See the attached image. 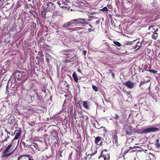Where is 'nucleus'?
Instances as JSON below:
<instances>
[{"mask_svg":"<svg viewBox=\"0 0 160 160\" xmlns=\"http://www.w3.org/2000/svg\"><path fill=\"white\" fill-rule=\"evenodd\" d=\"M12 120H11V122H12Z\"/></svg>","mask_w":160,"mask_h":160,"instance_id":"60","label":"nucleus"},{"mask_svg":"<svg viewBox=\"0 0 160 160\" xmlns=\"http://www.w3.org/2000/svg\"><path fill=\"white\" fill-rule=\"evenodd\" d=\"M96 25L100 23V21L99 20H98L96 22Z\"/></svg>","mask_w":160,"mask_h":160,"instance_id":"39","label":"nucleus"},{"mask_svg":"<svg viewBox=\"0 0 160 160\" xmlns=\"http://www.w3.org/2000/svg\"><path fill=\"white\" fill-rule=\"evenodd\" d=\"M44 8H45V10L46 12H52V11H55V7L52 2H48L46 3Z\"/></svg>","mask_w":160,"mask_h":160,"instance_id":"1","label":"nucleus"},{"mask_svg":"<svg viewBox=\"0 0 160 160\" xmlns=\"http://www.w3.org/2000/svg\"><path fill=\"white\" fill-rule=\"evenodd\" d=\"M133 151H133H133H131V152H133Z\"/></svg>","mask_w":160,"mask_h":160,"instance_id":"61","label":"nucleus"},{"mask_svg":"<svg viewBox=\"0 0 160 160\" xmlns=\"http://www.w3.org/2000/svg\"><path fill=\"white\" fill-rule=\"evenodd\" d=\"M101 10L103 12H107L108 11V10L106 7H104L101 9Z\"/></svg>","mask_w":160,"mask_h":160,"instance_id":"29","label":"nucleus"},{"mask_svg":"<svg viewBox=\"0 0 160 160\" xmlns=\"http://www.w3.org/2000/svg\"><path fill=\"white\" fill-rule=\"evenodd\" d=\"M21 131L20 130L15 131L14 133L16 134V135L13 139L12 140V142H13L14 140H17L18 138L21 135Z\"/></svg>","mask_w":160,"mask_h":160,"instance_id":"9","label":"nucleus"},{"mask_svg":"<svg viewBox=\"0 0 160 160\" xmlns=\"http://www.w3.org/2000/svg\"><path fill=\"white\" fill-rule=\"evenodd\" d=\"M94 155V154H93V153H92L91 154V156H92V155Z\"/></svg>","mask_w":160,"mask_h":160,"instance_id":"53","label":"nucleus"},{"mask_svg":"<svg viewBox=\"0 0 160 160\" xmlns=\"http://www.w3.org/2000/svg\"><path fill=\"white\" fill-rule=\"evenodd\" d=\"M86 52L84 51V55H85V54H86Z\"/></svg>","mask_w":160,"mask_h":160,"instance_id":"50","label":"nucleus"},{"mask_svg":"<svg viewBox=\"0 0 160 160\" xmlns=\"http://www.w3.org/2000/svg\"><path fill=\"white\" fill-rule=\"evenodd\" d=\"M80 28V27H77V28H73L72 29V31H74L75 30H76V29H79Z\"/></svg>","mask_w":160,"mask_h":160,"instance_id":"37","label":"nucleus"},{"mask_svg":"<svg viewBox=\"0 0 160 160\" xmlns=\"http://www.w3.org/2000/svg\"><path fill=\"white\" fill-rule=\"evenodd\" d=\"M52 12H53V13L52 15V17L54 16H61L62 14V13L61 12L59 11L58 10H55V11H52Z\"/></svg>","mask_w":160,"mask_h":160,"instance_id":"11","label":"nucleus"},{"mask_svg":"<svg viewBox=\"0 0 160 160\" xmlns=\"http://www.w3.org/2000/svg\"><path fill=\"white\" fill-rule=\"evenodd\" d=\"M148 68V65H145L144 66V68L145 69H147Z\"/></svg>","mask_w":160,"mask_h":160,"instance_id":"42","label":"nucleus"},{"mask_svg":"<svg viewBox=\"0 0 160 160\" xmlns=\"http://www.w3.org/2000/svg\"><path fill=\"white\" fill-rule=\"evenodd\" d=\"M13 83H17L16 81H8L7 86H8L11 83L13 84Z\"/></svg>","mask_w":160,"mask_h":160,"instance_id":"19","label":"nucleus"},{"mask_svg":"<svg viewBox=\"0 0 160 160\" xmlns=\"http://www.w3.org/2000/svg\"><path fill=\"white\" fill-rule=\"evenodd\" d=\"M59 155H60V156L61 157H62V156L61 154V153H60V154Z\"/></svg>","mask_w":160,"mask_h":160,"instance_id":"51","label":"nucleus"},{"mask_svg":"<svg viewBox=\"0 0 160 160\" xmlns=\"http://www.w3.org/2000/svg\"><path fill=\"white\" fill-rule=\"evenodd\" d=\"M130 150V149H128V150H126L124 152V154H127V153H128L129 152V151Z\"/></svg>","mask_w":160,"mask_h":160,"instance_id":"38","label":"nucleus"},{"mask_svg":"<svg viewBox=\"0 0 160 160\" xmlns=\"http://www.w3.org/2000/svg\"><path fill=\"white\" fill-rule=\"evenodd\" d=\"M101 155L103 157L104 160H105L106 159V156L105 154L103 153V151H102L101 152Z\"/></svg>","mask_w":160,"mask_h":160,"instance_id":"28","label":"nucleus"},{"mask_svg":"<svg viewBox=\"0 0 160 160\" xmlns=\"http://www.w3.org/2000/svg\"><path fill=\"white\" fill-rule=\"evenodd\" d=\"M95 131H92V132L91 133V134H92V133H94L95 132Z\"/></svg>","mask_w":160,"mask_h":160,"instance_id":"46","label":"nucleus"},{"mask_svg":"<svg viewBox=\"0 0 160 160\" xmlns=\"http://www.w3.org/2000/svg\"><path fill=\"white\" fill-rule=\"evenodd\" d=\"M60 53L64 55H68L71 53V52L70 50H63L61 51Z\"/></svg>","mask_w":160,"mask_h":160,"instance_id":"12","label":"nucleus"},{"mask_svg":"<svg viewBox=\"0 0 160 160\" xmlns=\"http://www.w3.org/2000/svg\"><path fill=\"white\" fill-rule=\"evenodd\" d=\"M36 94H35L33 96H31V99L32 100V98H36Z\"/></svg>","mask_w":160,"mask_h":160,"instance_id":"33","label":"nucleus"},{"mask_svg":"<svg viewBox=\"0 0 160 160\" xmlns=\"http://www.w3.org/2000/svg\"><path fill=\"white\" fill-rule=\"evenodd\" d=\"M50 97L51 98H52V96H51ZM51 99H52V98H51Z\"/></svg>","mask_w":160,"mask_h":160,"instance_id":"62","label":"nucleus"},{"mask_svg":"<svg viewBox=\"0 0 160 160\" xmlns=\"http://www.w3.org/2000/svg\"><path fill=\"white\" fill-rule=\"evenodd\" d=\"M93 126L94 125V123H93Z\"/></svg>","mask_w":160,"mask_h":160,"instance_id":"64","label":"nucleus"},{"mask_svg":"<svg viewBox=\"0 0 160 160\" xmlns=\"http://www.w3.org/2000/svg\"><path fill=\"white\" fill-rule=\"evenodd\" d=\"M12 141L11 142V143H10V144L8 146L7 148L5 149L2 152L3 154H5L6 153L8 152L9 151V150L11 148L12 146Z\"/></svg>","mask_w":160,"mask_h":160,"instance_id":"13","label":"nucleus"},{"mask_svg":"<svg viewBox=\"0 0 160 160\" xmlns=\"http://www.w3.org/2000/svg\"><path fill=\"white\" fill-rule=\"evenodd\" d=\"M89 103V102L87 101H85L83 102V107L87 109H89V105L88 103Z\"/></svg>","mask_w":160,"mask_h":160,"instance_id":"16","label":"nucleus"},{"mask_svg":"<svg viewBox=\"0 0 160 160\" xmlns=\"http://www.w3.org/2000/svg\"><path fill=\"white\" fill-rule=\"evenodd\" d=\"M145 83V81H142L140 84V86H141L142 85L144 84Z\"/></svg>","mask_w":160,"mask_h":160,"instance_id":"34","label":"nucleus"},{"mask_svg":"<svg viewBox=\"0 0 160 160\" xmlns=\"http://www.w3.org/2000/svg\"><path fill=\"white\" fill-rule=\"evenodd\" d=\"M75 81V82H78V81L76 80V81Z\"/></svg>","mask_w":160,"mask_h":160,"instance_id":"57","label":"nucleus"},{"mask_svg":"<svg viewBox=\"0 0 160 160\" xmlns=\"http://www.w3.org/2000/svg\"><path fill=\"white\" fill-rule=\"evenodd\" d=\"M77 71L78 72H79L80 73H81V70L80 69H79V68L78 69Z\"/></svg>","mask_w":160,"mask_h":160,"instance_id":"40","label":"nucleus"},{"mask_svg":"<svg viewBox=\"0 0 160 160\" xmlns=\"http://www.w3.org/2000/svg\"><path fill=\"white\" fill-rule=\"evenodd\" d=\"M101 138V137L99 136L96 137L95 140V143L97 145H98V142L100 141Z\"/></svg>","mask_w":160,"mask_h":160,"instance_id":"17","label":"nucleus"},{"mask_svg":"<svg viewBox=\"0 0 160 160\" xmlns=\"http://www.w3.org/2000/svg\"><path fill=\"white\" fill-rule=\"evenodd\" d=\"M21 72V71L17 70L16 72L13 73V77H16L17 78H15L14 80H21L20 78H21L22 75Z\"/></svg>","mask_w":160,"mask_h":160,"instance_id":"8","label":"nucleus"},{"mask_svg":"<svg viewBox=\"0 0 160 160\" xmlns=\"http://www.w3.org/2000/svg\"><path fill=\"white\" fill-rule=\"evenodd\" d=\"M68 2L65 0H62V1L60 0L58 4L60 7L67 8L68 6Z\"/></svg>","mask_w":160,"mask_h":160,"instance_id":"7","label":"nucleus"},{"mask_svg":"<svg viewBox=\"0 0 160 160\" xmlns=\"http://www.w3.org/2000/svg\"><path fill=\"white\" fill-rule=\"evenodd\" d=\"M36 97L37 100L39 101H41V98L37 94H36Z\"/></svg>","mask_w":160,"mask_h":160,"instance_id":"32","label":"nucleus"},{"mask_svg":"<svg viewBox=\"0 0 160 160\" xmlns=\"http://www.w3.org/2000/svg\"><path fill=\"white\" fill-rule=\"evenodd\" d=\"M22 145H23V146H24L26 147H29V145H26L25 143L24 142H22Z\"/></svg>","mask_w":160,"mask_h":160,"instance_id":"35","label":"nucleus"},{"mask_svg":"<svg viewBox=\"0 0 160 160\" xmlns=\"http://www.w3.org/2000/svg\"><path fill=\"white\" fill-rule=\"evenodd\" d=\"M104 151H105V152H108V151H107V149H104Z\"/></svg>","mask_w":160,"mask_h":160,"instance_id":"49","label":"nucleus"},{"mask_svg":"<svg viewBox=\"0 0 160 160\" xmlns=\"http://www.w3.org/2000/svg\"><path fill=\"white\" fill-rule=\"evenodd\" d=\"M132 127L129 124H126L123 128V132L126 133V135H130L132 134Z\"/></svg>","mask_w":160,"mask_h":160,"instance_id":"2","label":"nucleus"},{"mask_svg":"<svg viewBox=\"0 0 160 160\" xmlns=\"http://www.w3.org/2000/svg\"><path fill=\"white\" fill-rule=\"evenodd\" d=\"M113 42L115 45L118 47H120L121 46V44L118 42L114 41Z\"/></svg>","mask_w":160,"mask_h":160,"instance_id":"21","label":"nucleus"},{"mask_svg":"<svg viewBox=\"0 0 160 160\" xmlns=\"http://www.w3.org/2000/svg\"><path fill=\"white\" fill-rule=\"evenodd\" d=\"M153 27H152V26H150L148 27V29L149 30H150L151 28H153Z\"/></svg>","mask_w":160,"mask_h":160,"instance_id":"44","label":"nucleus"},{"mask_svg":"<svg viewBox=\"0 0 160 160\" xmlns=\"http://www.w3.org/2000/svg\"><path fill=\"white\" fill-rule=\"evenodd\" d=\"M146 71H148L150 72H152L153 73H156L158 72V71H157L153 70H146Z\"/></svg>","mask_w":160,"mask_h":160,"instance_id":"23","label":"nucleus"},{"mask_svg":"<svg viewBox=\"0 0 160 160\" xmlns=\"http://www.w3.org/2000/svg\"><path fill=\"white\" fill-rule=\"evenodd\" d=\"M73 26H74V25L72 20L69 22L65 23L62 26V27L65 28V29L66 30H70V29H68V28L70 27H73Z\"/></svg>","mask_w":160,"mask_h":160,"instance_id":"6","label":"nucleus"},{"mask_svg":"<svg viewBox=\"0 0 160 160\" xmlns=\"http://www.w3.org/2000/svg\"><path fill=\"white\" fill-rule=\"evenodd\" d=\"M74 26L77 24L81 23H86L85 20L84 18H78L72 20Z\"/></svg>","mask_w":160,"mask_h":160,"instance_id":"5","label":"nucleus"},{"mask_svg":"<svg viewBox=\"0 0 160 160\" xmlns=\"http://www.w3.org/2000/svg\"><path fill=\"white\" fill-rule=\"evenodd\" d=\"M92 88L93 90L95 91V92L98 91V88L97 87L95 86V85H93L92 86Z\"/></svg>","mask_w":160,"mask_h":160,"instance_id":"26","label":"nucleus"},{"mask_svg":"<svg viewBox=\"0 0 160 160\" xmlns=\"http://www.w3.org/2000/svg\"><path fill=\"white\" fill-rule=\"evenodd\" d=\"M31 157L32 156L29 154L19 156L18 160H33V159H31Z\"/></svg>","mask_w":160,"mask_h":160,"instance_id":"4","label":"nucleus"},{"mask_svg":"<svg viewBox=\"0 0 160 160\" xmlns=\"http://www.w3.org/2000/svg\"><path fill=\"white\" fill-rule=\"evenodd\" d=\"M159 139H157L156 140V143L155 144V146L158 148L160 147V144L159 143Z\"/></svg>","mask_w":160,"mask_h":160,"instance_id":"20","label":"nucleus"},{"mask_svg":"<svg viewBox=\"0 0 160 160\" xmlns=\"http://www.w3.org/2000/svg\"><path fill=\"white\" fill-rule=\"evenodd\" d=\"M10 79H11V78H9L8 80H10Z\"/></svg>","mask_w":160,"mask_h":160,"instance_id":"59","label":"nucleus"},{"mask_svg":"<svg viewBox=\"0 0 160 160\" xmlns=\"http://www.w3.org/2000/svg\"><path fill=\"white\" fill-rule=\"evenodd\" d=\"M86 157L85 158V160H89V159L90 158L89 157V154H88L87 155V153L86 152Z\"/></svg>","mask_w":160,"mask_h":160,"instance_id":"30","label":"nucleus"},{"mask_svg":"<svg viewBox=\"0 0 160 160\" xmlns=\"http://www.w3.org/2000/svg\"><path fill=\"white\" fill-rule=\"evenodd\" d=\"M13 152H14V151H13L11 153H7V154H6V153H5V154L2 155V158L6 157H9V156H10L13 153Z\"/></svg>","mask_w":160,"mask_h":160,"instance_id":"18","label":"nucleus"},{"mask_svg":"<svg viewBox=\"0 0 160 160\" xmlns=\"http://www.w3.org/2000/svg\"><path fill=\"white\" fill-rule=\"evenodd\" d=\"M76 110L74 109V112L73 114V117L75 119H76Z\"/></svg>","mask_w":160,"mask_h":160,"instance_id":"24","label":"nucleus"},{"mask_svg":"<svg viewBox=\"0 0 160 160\" xmlns=\"http://www.w3.org/2000/svg\"><path fill=\"white\" fill-rule=\"evenodd\" d=\"M5 131L8 134H10V132H9L7 130V129H5Z\"/></svg>","mask_w":160,"mask_h":160,"instance_id":"36","label":"nucleus"},{"mask_svg":"<svg viewBox=\"0 0 160 160\" xmlns=\"http://www.w3.org/2000/svg\"><path fill=\"white\" fill-rule=\"evenodd\" d=\"M17 84V83H13V84L11 83L10 85H9V86H10L12 88H14L15 87Z\"/></svg>","mask_w":160,"mask_h":160,"instance_id":"27","label":"nucleus"},{"mask_svg":"<svg viewBox=\"0 0 160 160\" xmlns=\"http://www.w3.org/2000/svg\"><path fill=\"white\" fill-rule=\"evenodd\" d=\"M9 137L10 136L8 135L3 140L1 141V142L3 143L5 141H7L8 139L9 138Z\"/></svg>","mask_w":160,"mask_h":160,"instance_id":"25","label":"nucleus"},{"mask_svg":"<svg viewBox=\"0 0 160 160\" xmlns=\"http://www.w3.org/2000/svg\"><path fill=\"white\" fill-rule=\"evenodd\" d=\"M88 117L87 116V119H86V121H87V120H88Z\"/></svg>","mask_w":160,"mask_h":160,"instance_id":"52","label":"nucleus"},{"mask_svg":"<svg viewBox=\"0 0 160 160\" xmlns=\"http://www.w3.org/2000/svg\"><path fill=\"white\" fill-rule=\"evenodd\" d=\"M139 44V42H138L137 43V44ZM140 45H141V43H140ZM138 47L137 48V49H139L140 48V46H141V45H138V44H137V45H135V48H137V47H138Z\"/></svg>","mask_w":160,"mask_h":160,"instance_id":"31","label":"nucleus"},{"mask_svg":"<svg viewBox=\"0 0 160 160\" xmlns=\"http://www.w3.org/2000/svg\"><path fill=\"white\" fill-rule=\"evenodd\" d=\"M149 81H147L146 82V83H147L148 82H149Z\"/></svg>","mask_w":160,"mask_h":160,"instance_id":"56","label":"nucleus"},{"mask_svg":"<svg viewBox=\"0 0 160 160\" xmlns=\"http://www.w3.org/2000/svg\"><path fill=\"white\" fill-rule=\"evenodd\" d=\"M88 31L90 30V28L88 29Z\"/></svg>","mask_w":160,"mask_h":160,"instance_id":"58","label":"nucleus"},{"mask_svg":"<svg viewBox=\"0 0 160 160\" xmlns=\"http://www.w3.org/2000/svg\"><path fill=\"white\" fill-rule=\"evenodd\" d=\"M72 77L74 80H78V78L76 73L74 72L72 74Z\"/></svg>","mask_w":160,"mask_h":160,"instance_id":"22","label":"nucleus"},{"mask_svg":"<svg viewBox=\"0 0 160 160\" xmlns=\"http://www.w3.org/2000/svg\"><path fill=\"white\" fill-rule=\"evenodd\" d=\"M113 118L114 119L118 120L119 121H118V120L116 121V122H117V125H118V123H119L120 122H122L121 121H120L119 120L120 117L118 115V114H115L114 115V117H113Z\"/></svg>","mask_w":160,"mask_h":160,"instance_id":"14","label":"nucleus"},{"mask_svg":"<svg viewBox=\"0 0 160 160\" xmlns=\"http://www.w3.org/2000/svg\"><path fill=\"white\" fill-rule=\"evenodd\" d=\"M124 84L128 88H133L134 83L133 82H130V81H128L125 82Z\"/></svg>","mask_w":160,"mask_h":160,"instance_id":"10","label":"nucleus"},{"mask_svg":"<svg viewBox=\"0 0 160 160\" xmlns=\"http://www.w3.org/2000/svg\"><path fill=\"white\" fill-rule=\"evenodd\" d=\"M62 5H63V4H62Z\"/></svg>","mask_w":160,"mask_h":160,"instance_id":"63","label":"nucleus"},{"mask_svg":"<svg viewBox=\"0 0 160 160\" xmlns=\"http://www.w3.org/2000/svg\"><path fill=\"white\" fill-rule=\"evenodd\" d=\"M66 99L64 101V102L63 104L62 105V106H64V105L66 103Z\"/></svg>","mask_w":160,"mask_h":160,"instance_id":"43","label":"nucleus"},{"mask_svg":"<svg viewBox=\"0 0 160 160\" xmlns=\"http://www.w3.org/2000/svg\"><path fill=\"white\" fill-rule=\"evenodd\" d=\"M158 29H157L155 31L153 32V34L152 35V37L154 39H156L158 37V34L157 33V32L158 31Z\"/></svg>","mask_w":160,"mask_h":160,"instance_id":"15","label":"nucleus"},{"mask_svg":"<svg viewBox=\"0 0 160 160\" xmlns=\"http://www.w3.org/2000/svg\"><path fill=\"white\" fill-rule=\"evenodd\" d=\"M133 149V148H132V147H129V149H130H130Z\"/></svg>","mask_w":160,"mask_h":160,"instance_id":"48","label":"nucleus"},{"mask_svg":"<svg viewBox=\"0 0 160 160\" xmlns=\"http://www.w3.org/2000/svg\"><path fill=\"white\" fill-rule=\"evenodd\" d=\"M72 153H71L69 155V158H70L71 157V155H72Z\"/></svg>","mask_w":160,"mask_h":160,"instance_id":"45","label":"nucleus"},{"mask_svg":"<svg viewBox=\"0 0 160 160\" xmlns=\"http://www.w3.org/2000/svg\"><path fill=\"white\" fill-rule=\"evenodd\" d=\"M46 61L47 62H48L49 61V59L48 58H46Z\"/></svg>","mask_w":160,"mask_h":160,"instance_id":"47","label":"nucleus"},{"mask_svg":"<svg viewBox=\"0 0 160 160\" xmlns=\"http://www.w3.org/2000/svg\"><path fill=\"white\" fill-rule=\"evenodd\" d=\"M67 95H66V94L65 95V97H67Z\"/></svg>","mask_w":160,"mask_h":160,"instance_id":"55","label":"nucleus"},{"mask_svg":"<svg viewBox=\"0 0 160 160\" xmlns=\"http://www.w3.org/2000/svg\"><path fill=\"white\" fill-rule=\"evenodd\" d=\"M159 130V129L156 127H150L148 128L145 129L141 131L140 133L143 134L144 133H148L151 132H155Z\"/></svg>","mask_w":160,"mask_h":160,"instance_id":"3","label":"nucleus"},{"mask_svg":"<svg viewBox=\"0 0 160 160\" xmlns=\"http://www.w3.org/2000/svg\"><path fill=\"white\" fill-rule=\"evenodd\" d=\"M70 62V61L69 60H65V62H67V63H68Z\"/></svg>","mask_w":160,"mask_h":160,"instance_id":"41","label":"nucleus"},{"mask_svg":"<svg viewBox=\"0 0 160 160\" xmlns=\"http://www.w3.org/2000/svg\"><path fill=\"white\" fill-rule=\"evenodd\" d=\"M66 86H67V87H69V84H67V85H66Z\"/></svg>","mask_w":160,"mask_h":160,"instance_id":"54","label":"nucleus"}]
</instances>
